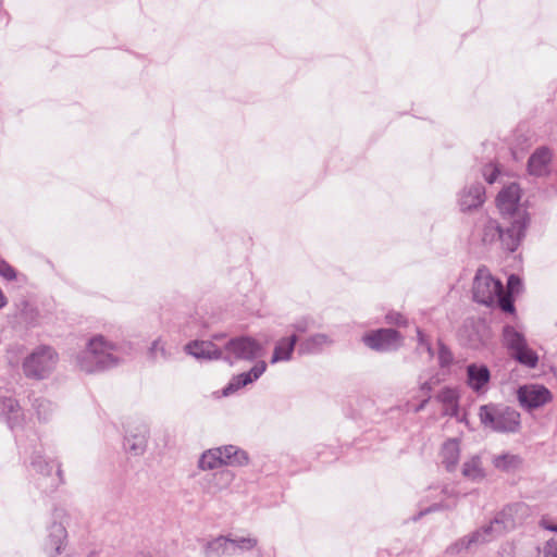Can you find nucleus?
<instances>
[{"label": "nucleus", "instance_id": "f257e3e1", "mask_svg": "<svg viewBox=\"0 0 557 557\" xmlns=\"http://www.w3.org/2000/svg\"><path fill=\"white\" fill-rule=\"evenodd\" d=\"M116 350L115 344L106 341L103 336H95L76 356V366L86 373L113 368L120 363V358L114 355Z\"/></svg>", "mask_w": 557, "mask_h": 557}, {"label": "nucleus", "instance_id": "f03ea898", "mask_svg": "<svg viewBox=\"0 0 557 557\" xmlns=\"http://www.w3.org/2000/svg\"><path fill=\"white\" fill-rule=\"evenodd\" d=\"M473 299L485 306L498 305L503 311H515L512 298L505 294L500 281L494 278L487 269L480 268L474 276L472 286Z\"/></svg>", "mask_w": 557, "mask_h": 557}, {"label": "nucleus", "instance_id": "7ed1b4c3", "mask_svg": "<svg viewBox=\"0 0 557 557\" xmlns=\"http://www.w3.org/2000/svg\"><path fill=\"white\" fill-rule=\"evenodd\" d=\"M479 417L485 428L499 433H516L521 426L520 413L506 406H481Z\"/></svg>", "mask_w": 557, "mask_h": 557}, {"label": "nucleus", "instance_id": "20e7f679", "mask_svg": "<svg viewBox=\"0 0 557 557\" xmlns=\"http://www.w3.org/2000/svg\"><path fill=\"white\" fill-rule=\"evenodd\" d=\"M497 208L504 220H507L511 226L518 224L524 234L529 223L525 209L520 203V187L512 183L503 188L496 199Z\"/></svg>", "mask_w": 557, "mask_h": 557}, {"label": "nucleus", "instance_id": "39448f33", "mask_svg": "<svg viewBox=\"0 0 557 557\" xmlns=\"http://www.w3.org/2000/svg\"><path fill=\"white\" fill-rule=\"evenodd\" d=\"M58 361L57 351L51 346L41 345L24 359L22 368L26 377L44 380L53 372Z\"/></svg>", "mask_w": 557, "mask_h": 557}, {"label": "nucleus", "instance_id": "423d86ee", "mask_svg": "<svg viewBox=\"0 0 557 557\" xmlns=\"http://www.w3.org/2000/svg\"><path fill=\"white\" fill-rule=\"evenodd\" d=\"M262 352V345L249 336L234 337L223 345V360L230 364H233L236 360H255Z\"/></svg>", "mask_w": 557, "mask_h": 557}, {"label": "nucleus", "instance_id": "0eeeda50", "mask_svg": "<svg viewBox=\"0 0 557 557\" xmlns=\"http://www.w3.org/2000/svg\"><path fill=\"white\" fill-rule=\"evenodd\" d=\"M524 234L521 232V226L516 224L515 226L506 225L500 226L495 220H487L483 227L482 240L485 244L500 240L503 246L508 251H515L520 245Z\"/></svg>", "mask_w": 557, "mask_h": 557}, {"label": "nucleus", "instance_id": "6e6552de", "mask_svg": "<svg viewBox=\"0 0 557 557\" xmlns=\"http://www.w3.org/2000/svg\"><path fill=\"white\" fill-rule=\"evenodd\" d=\"M503 337L512 358L529 368L536 367L539 357L536 352L528 346L523 334L518 332L513 326L506 325L503 330Z\"/></svg>", "mask_w": 557, "mask_h": 557}, {"label": "nucleus", "instance_id": "1a4fd4ad", "mask_svg": "<svg viewBox=\"0 0 557 557\" xmlns=\"http://www.w3.org/2000/svg\"><path fill=\"white\" fill-rule=\"evenodd\" d=\"M517 398L522 408L536 409L552 400V394L543 385L525 384L518 388Z\"/></svg>", "mask_w": 557, "mask_h": 557}, {"label": "nucleus", "instance_id": "9d476101", "mask_svg": "<svg viewBox=\"0 0 557 557\" xmlns=\"http://www.w3.org/2000/svg\"><path fill=\"white\" fill-rule=\"evenodd\" d=\"M364 344L379 351L397 349L403 342V337L396 330L381 329L363 336Z\"/></svg>", "mask_w": 557, "mask_h": 557}, {"label": "nucleus", "instance_id": "9b49d317", "mask_svg": "<svg viewBox=\"0 0 557 557\" xmlns=\"http://www.w3.org/2000/svg\"><path fill=\"white\" fill-rule=\"evenodd\" d=\"M531 516L530 507L524 503H516L506 506L495 517L505 532L521 525Z\"/></svg>", "mask_w": 557, "mask_h": 557}, {"label": "nucleus", "instance_id": "f8f14e48", "mask_svg": "<svg viewBox=\"0 0 557 557\" xmlns=\"http://www.w3.org/2000/svg\"><path fill=\"white\" fill-rule=\"evenodd\" d=\"M553 156V150L549 147H537L529 157L528 173L536 177L548 175L550 173Z\"/></svg>", "mask_w": 557, "mask_h": 557}, {"label": "nucleus", "instance_id": "ddd939ff", "mask_svg": "<svg viewBox=\"0 0 557 557\" xmlns=\"http://www.w3.org/2000/svg\"><path fill=\"white\" fill-rule=\"evenodd\" d=\"M185 350L197 359H223V346L211 341H195L186 345Z\"/></svg>", "mask_w": 557, "mask_h": 557}, {"label": "nucleus", "instance_id": "4468645a", "mask_svg": "<svg viewBox=\"0 0 557 557\" xmlns=\"http://www.w3.org/2000/svg\"><path fill=\"white\" fill-rule=\"evenodd\" d=\"M267 370L264 361H258L248 372L233 376L228 385L223 389L225 396L236 392L252 382L257 381Z\"/></svg>", "mask_w": 557, "mask_h": 557}, {"label": "nucleus", "instance_id": "2eb2a0df", "mask_svg": "<svg viewBox=\"0 0 557 557\" xmlns=\"http://www.w3.org/2000/svg\"><path fill=\"white\" fill-rule=\"evenodd\" d=\"M0 417L4 418L11 429L18 426L23 420V411L16 399L0 397Z\"/></svg>", "mask_w": 557, "mask_h": 557}, {"label": "nucleus", "instance_id": "dca6fc26", "mask_svg": "<svg viewBox=\"0 0 557 557\" xmlns=\"http://www.w3.org/2000/svg\"><path fill=\"white\" fill-rule=\"evenodd\" d=\"M203 554L205 557L232 556L236 554V543L232 539L219 536L207 543Z\"/></svg>", "mask_w": 557, "mask_h": 557}, {"label": "nucleus", "instance_id": "f3484780", "mask_svg": "<svg viewBox=\"0 0 557 557\" xmlns=\"http://www.w3.org/2000/svg\"><path fill=\"white\" fill-rule=\"evenodd\" d=\"M297 342L298 336L296 333L292 334L288 337H283L280 341H277L273 350L271 363L289 361L293 357V352L295 350Z\"/></svg>", "mask_w": 557, "mask_h": 557}, {"label": "nucleus", "instance_id": "a211bd4d", "mask_svg": "<svg viewBox=\"0 0 557 557\" xmlns=\"http://www.w3.org/2000/svg\"><path fill=\"white\" fill-rule=\"evenodd\" d=\"M506 533L502 528L499 521L495 517L490 523L482 525L480 529L472 532V536L478 546L490 543Z\"/></svg>", "mask_w": 557, "mask_h": 557}, {"label": "nucleus", "instance_id": "6ab92c4d", "mask_svg": "<svg viewBox=\"0 0 557 557\" xmlns=\"http://www.w3.org/2000/svg\"><path fill=\"white\" fill-rule=\"evenodd\" d=\"M485 190L481 184H475L463 190L459 202L462 210H471L478 208L484 202Z\"/></svg>", "mask_w": 557, "mask_h": 557}, {"label": "nucleus", "instance_id": "aec40b11", "mask_svg": "<svg viewBox=\"0 0 557 557\" xmlns=\"http://www.w3.org/2000/svg\"><path fill=\"white\" fill-rule=\"evenodd\" d=\"M468 384L475 392H481L490 381V371L485 366L469 364Z\"/></svg>", "mask_w": 557, "mask_h": 557}, {"label": "nucleus", "instance_id": "412c9836", "mask_svg": "<svg viewBox=\"0 0 557 557\" xmlns=\"http://www.w3.org/2000/svg\"><path fill=\"white\" fill-rule=\"evenodd\" d=\"M332 344V341L325 334H314L301 341L298 345V354L310 355L320 352L325 346Z\"/></svg>", "mask_w": 557, "mask_h": 557}, {"label": "nucleus", "instance_id": "4be33fe9", "mask_svg": "<svg viewBox=\"0 0 557 557\" xmlns=\"http://www.w3.org/2000/svg\"><path fill=\"white\" fill-rule=\"evenodd\" d=\"M460 457V446L456 438H450L443 444L442 462L448 471H454Z\"/></svg>", "mask_w": 557, "mask_h": 557}, {"label": "nucleus", "instance_id": "5701e85b", "mask_svg": "<svg viewBox=\"0 0 557 557\" xmlns=\"http://www.w3.org/2000/svg\"><path fill=\"white\" fill-rule=\"evenodd\" d=\"M458 398L457 389L451 387H445L437 394L436 399L443 405V414L458 416Z\"/></svg>", "mask_w": 557, "mask_h": 557}, {"label": "nucleus", "instance_id": "b1692460", "mask_svg": "<svg viewBox=\"0 0 557 557\" xmlns=\"http://www.w3.org/2000/svg\"><path fill=\"white\" fill-rule=\"evenodd\" d=\"M147 445V429L141 426L137 433L127 431L125 436V448L135 456L141 455Z\"/></svg>", "mask_w": 557, "mask_h": 557}, {"label": "nucleus", "instance_id": "393cba45", "mask_svg": "<svg viewBox=\"0 0 557 557\" xmlns=\"http://www.w3.org/2000/svg\"><path fill=\"white\" fill-rule=\"evenodd\" d=\"M216 450H220V457L222 458L223 465L231 466H244L248 461L247 454L237 448L236 446L228 445L224 447H219Z\"/></svg>", "mask_w": 557, "mask_h": 557}, {"label": "nucleus", "instance_id": "a878e982", "mask_svg": "<svg viewBox=\"0 0 557 557\" xmlns=\"http://www.w3.org/2000/svg\"><path fill=\"white\" fill-rule=\"evenodd\" d=\"M462 475L471 481L478 482L485 478V471L479 456H472L462 465Z\"/></svg>", "mask_w": 557, "mask_h": 557}, {"label": "nucleus", "instance_id": "bb28decb", "mask_svg": "<svg viewBox=\"0 0 557 557\" xmlns=\"http://www.w3.org/2000/svg\"><path fill=\"white\" fill-rule=\"evenodd\" d=\"M66 537V530L61 523H52L49 531V543L50 549L53 550V555H58L61 552V547Z\"/></svg>", "mask_w": 557, "mask_h": 557}, {"label": "nucleus", "instance_id": "cd10ccee", "mask_svg": "<svg viewBox=\"0 0 557 557\" xmlns=\"http://www.w3.org/2000/svg\"><path fill=\"white\" fill-rule=\"evenodd\" d=\"M476 543L472 536V534H467L460 539H458L456 542L450 544L446 548V554L449 556H456L459 555L466 550L471 549L472 547H476Z\"/></svg>", "mask_w": 557, "mask_h": 557}, {"label": "nucleus", "instance_id": "c85d7f7f", "mask_svg": "<svg viewBox=\"0 0 557 557\" xmlns=\"http://www.w3.org/2000/svg\"><path fill=\"white\" fill-rule=\"evenodd\" d=\"M222 458L220 457V450L209 449L203 453L199 459V468L202 470H213L222 466Z\"/></svg>", "mask_w": 557, "mask_h": 557}, {"label": "nucleus", "instance_id": "c756f323", "mask_svg": "<svg viewBox=\"0 0 557 557\" xmlns=\"http://www.w3.org/2000/svg\"><path fill=\"white\" fill-rule=\"evenodd\" d=\"M493 465L499 470L510 471L520 465V458L517 455L503 454L493 458Z\"/></svg>", "mask_w": 557, "mask_h": 557}, {"label": "nucleus", "instance_id": "7c9ffc66", "mask_svg": "<svg viewBox=\"0 0 557 557\" xmlns=\"http://www.w3.org/2000/svg\"><path fill=\"white\" fill-rule=\"evenodd\" d=\"M170 356L165 343L160 337L152 342L148 350V357L152 361L168 360Z\"/></svg>", "mask_w": 557, "mask_h": 557}, {"label": "nucleus", "instance_id": "2f4dec72", "mask_svg": "<svg viewBox=\"0 0 557 557\" xmlns=\"http://www.w3.org/2000/svg\"><path fill=\"white\" fill-rule=\"evenodd\" d=\"M34 408L36 409L37 416L40 420H47L54 410L52 403L46 398H36L34 401Z\"/></svg>", "mask_w": 557, "mask_h": 557}, {"label": "nucleus", "instance_id": "473e14b6", "mask_svg": "<svg viewBox=\"0 0 557 557\" xmlns=\"http://www.w3.org/2000/svg\"><path fill=\"white\" fill-rule=\"evenodd\" d=\"M33 468L40 474L50 475L52 465H50L41 455L36 454L32 459Z\"/></svg>", "mask_w": 557, "mask_h": 557}, {"label": "nucleus", "instance_id": "72a5a7b5", "mask_svg": "<svg viewBox=\"0 0 557 557\" xmlns=\"http://www.w3.org/2000/svg\"><path fill=\"white\" fill-rule=\"evenodd\" d=\"M454 358L449 348L444 345L441 341L438 342V363L442 368L451 364Z\"/></svg>", "mask_w": 557, "mask_h": 557}, {"label": "nucleus", "instance_id": "f704fd0d", "mask_svg": "<svg viewBox=\"0 0 557 557\" xmlns=\"http://www.w3.org/2000/svg\"><path fill=\"white\" fill-rule=\"evenodd\" d=\"M214 480L219 482V487H226L234 479V475L228 470H222L213 474Z\"/></svg>", "mask_w": 557, "mask_h": 557}, {"label": "nucleus", "instance_id": "c9c22d12", "mask_svg": "<svg viewBox=\"0 0 557 557\" xmlns=\"http://www.w3.org/2000/svg\"><path fill=\"white\" fill-rule=\"evenodd\" d=\"M232 542L236 543V552L238 549H240V550H250L258 543V541L256 539H252V537H240V539H237V540H232Z\"/></svg>", "mask_w": 557, "mask_h": 557}, {"label": "nucleus", "instance_id": "e433bc0d", "mask_svg": "<svg viewBox=\"0 0 557 557\" xmlns=\"http://www.w3.org/2000/svg\"><path fill=\"white\" fill-rule=\"evenodd\" d=\"M312 325V321L308 318H302V319H299L297 320L293 325V330L296 332V333H306L307 331L310 330Z\"/></svg>", "mask_w": 557, "mask_h": 557}, {"label": "nucleus", "instance_id": "4c0bfd02", "mask_svg": "<svg viewBox=\"0 0 557 557\" xmlns=\"http://www.w3.org/2000/svg\"><path fill=\"white\" fill-rule=\"evenodd\" d=\"M0 275L9 281L16 277L15 270L5 261H0Z\"/></svg>", "mask_w": 557, "mask_h": 557}, {"label": "nucleus", "instance_id": "58836bf2", "mask_svg": "<svg viewBox=\"0 0 557 557\" xmlns=\"http://www.w3.org/2000/svg\"><path fill=\"white\" fill-rule=\"evenodd\" d=\"M417 336H418L419 346L425 347L430 358H432L434 356L432 346H431L429 339L426 338V336L423 334V332L419 327H417Z\"/></svg>", "mask_w": 557, "mask_h": 557}, {"label": "nucleus", "instance_id": "ea45409f", "mask_svg": "<svg viewBox=\"0 0 557 557\" xmlns=\"http://www.w3.org/2000/svg\"><path fill=\"white\" fill-rule=\"evenodd\" d=\"M387 323L391 324H397V325H405L406 319L398 312H392L386 315Z\"/></svg>", "mask_w": 557, "mask_h": 557}, {"label": "nucleus", "instance_id": "a19ab883", "mask_svg": "<svg viewBox=\"0 0 557 557\" xmlns=\"http://www.w3.org/2000/svg\"><path fill=\"white\" fill-rule=\"evenodd\" d=\"M521 285L520 278L516 275H510L508 278V293L511 296V293L518 292L519 286Z\"/></svg>", "mask_w": 557, "mask_h": 557}, {"label": "nucleus", "instance_id": "79ce46f5", "mask_svg": "<svg viewBox=\"0 0 557 557\" xmlns=\"http://www.w3.org/2000/svg\"><path fill=\"white\" fill-rule=\"evenodd\" d=\"M545 556H557V539H553L547 543V546L545 548Z\"/></svg>", "mask_w": 557, "mask_h": 557}, {"label": "nucleus", "instance_id": "37998d69", "mask_svg": "<svg viewBox=\"0 0 557 557\" xmlns=\"http://www.w3.org/2000/svg\"><path fill=\"white\" fill-rule=\"evenodd\" d=\"M497 174H498V170L496 168L493 169L492 173L491 174H486L484 173V176H485V180L492 184L495 182L496 177H497Z\"/></svg>", "mask_w": 557, "mask_h": 557}, {"label": "nucleus", "instance_id": "c03bdc74", "mask_svg": "<svg viewBox=\"0 0 557 557\" xmlns=\"http://www.w3.org/2000/svg\"><path fill=\"white\" fill-rule=\"evenodd\" d=\"M433 388V385L430 381H425L423 383L420 384V391L423 392L424 394H429Z\"/></svg>", "mask_w": 557, "mask_h": 557}, {"label": "nucleus", "instance_id": "a18cd8bd", "mask_svg": "<svg viewBox=\"0 0 557 557\" xmlns=\"http://www.w3.org/2000/svg\"><path fill=\"white\" fill-rule=\"evenodd\" d=\"M57 468H58L57 469V476H58L57 484H62L64 482V480H63V472H62V469H61V465L58 463Z\"/></svg>", "mask_w": 557, "mask_h": 557}, {"label": "nucleus", "instance_id": "49530a36", "mask_svg": "<svg viewBox=\"0 0 557 557\" xmlns=\"http://www.w3.org/2000/svg\"><path fill=\"white\" fill-rule=\"evenodd\" d=\"M436 509H437V506H436V505L431 506V507H429L428 509H425V510H423V511H420V512H419V515H418V517H414V518H413V520H417V519H419L420 517H422L423 515H425V513H428V512H431V511H434V510H436Z\"/></svg>", "mask_w": 557, "mask_h": 557}, {"label": "nucleus", "instance_id": "de8ad7c7", "mask_svg": "<svg viewBox=\"0 0 557 557\" xmlns=\"http://www.w3.org/2000/svg\"><path fill=\"white\" fill-rule=\"evenodd\" d=\"M429 398L430 397L428 396L424 400H422V403L416 408V412L421 411L425 407L426 403L429 401Z\"/></svg>", "mask_w": 557, "mask_h": 557}, {"label": "nucleus", "instance_id": "09e8293b", "mask_svg": "<svg viewBox=\"0 0 557 557\" xmlns=\"http://www.w3.org/2000/svg\"><path fill=\"white\" fill-rule=\"evenodd\" d=\"M222 338H224L223 334H216V335L213 336V339H215V341H220Z\"/></svg>", "mask_w": 557, "mask_h": 557}, {"label": "nucleus", "instance_id": "8fccbe9b", "mask_svg": "<svg viewBox=\"0 0 557 557\" xmlns=\"http://www.w3.org/2000/svg\"><path fill=\"white\" fill-rule=\"evenodd\" d=\"M545 528L557 532V524L556 525H545Z\"/></svg>", "mask_w": 557, "mask_h": 557}, {"label": "nucleus", "instance_id": "3c124183", "mask_svg": "<svg viewBox=\"0 0 557 557\" xmlns=\"http://www.w3.org/2000/svg\"><path fill=\"white\" fill-rule=\"evenodd\" d=\"M550 557H555V556H550ZM556 557H557V555H556Z\"/></svg>", "mask_w": 557, "mask_h": 557}]
</instances>
